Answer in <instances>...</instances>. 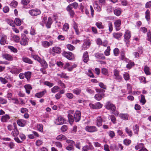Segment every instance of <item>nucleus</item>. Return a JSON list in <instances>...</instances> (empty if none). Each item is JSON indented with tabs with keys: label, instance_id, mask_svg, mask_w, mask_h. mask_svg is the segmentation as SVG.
I'll list each match as a JSON object with an SVG mask.
<instances>
[{
	"label": "nucleus",
	"instance_id": "nucleus-1",
	"mask_svg": "<svg viewBox=\"0 0 151 151\" xmlns=\"http://www.w3.org/2000/svg\"><path fill=\"white\" fill-rule=\"evenodd\" d=\"M106 108L108 109L115 111L116 107L110 101L107 102L105 105Z\"/></svg>",
	"mask_w": 151,
	"mask_h": 151
},
{
	"label": "nucleus",
	"instance_id": "nucleus-2",
	"mask_svg": "<svg viewBox=\"0 0 151 151\" xmlns=\"http://www.w3.org/2000/svg\"><path fill=\"white\" fill-rule=\"evenodd\" d=\"M85 129L86 131L90 132H93L98 131L97 128L94 126L88 125L86 127Z\"/></svg>",
	"mask_w": 151,
	"mask_h": 151
},
{
	"label": "nucleus",
	"instance_id": "nucleus-3",
	"mask_svg": "<svg viewBox=\"0 0 151 151\" xmlns=\"http://www.w3.org/2000/svg\"><path fill=\"white\" fill-rule=\"evenodd\" d=\"M29 13L32 16H35L40 14L41 11L38 9H34L30 10Z\"/></svg>",
	"mask_w": 151,
	"mask_h": 151
},
{
	"label": "nucleus",
	"instance_id": "nucleus-4",
	"mask_svg": "<svg viewBox=\"0 0 151 151\" xmlns=\"http://www.w3.org/2000/svg\"><path fill=\"white\" fill-rule=\"evenodd\" d=\"M81 116V112L80 111H76V112L73 115L75 121L76 122H77L80 120Z\"/></svg>",
	"mask_w": 151,
	"mask_h": 151
},
{
	"label": "nucleus",
	"instance_id": "nucleus-5",
	"mask_svg": "<svg viewBox=\"0 0 151 151\" xmlns=\"http://www.w3.org/2000/svg\"><path fill=\"white\" fill-rule=\"evenodd\" d=\"M22 36L23 37L22 38L20 41V44L22 45H25L28 43V39L24 34H22Z\"/></svg>",
	"mask_w": 151,
	"mask_h": 151
},
{
	"label": "nucleus",
	"instance_id": "nucleus-6",
	"mask_svg": "<svg viewBox=\"0 0 151 151\" xmlns=\"http://www.w3.org/2000/svg\"><path fill=\"white\" fill-rule=\"evenodd\" d=\"M63 56L69 60H71L73 58V55L70 52H64L63 53Z\"/></svg>",
	"mask_w": 151,
	"mask_h": 151
},
{
	"label": "nucleus",
	"instance_id": "nucleus-7",
	"mask_svg": "<svg viewBox=\"0 0 151 151\" xmlns=\"http://www.w3.org/2000/svg\"><path fill=\"white\" fill-rule=\"evenodd\" d=\"M65 121V120L63 117L60 116L56 119L55 123L57 125H60L63 124Z\"/></svg>",
	"mask_w": 151,
	"mask_h": 151
},
{
	"label": "nucleus",
	"instance_id": "nucleus-8",
	"mask_svg": "<svg viewBox=\"0 0 151 151\" xmlns=\"http://www.w3.org/2000/svg\"><path fill=\"white\" fill-rule=\"evenodd\" d=\"M22 71V69L19 68H12L11 69L10 72L13 74H17Z\"/></svg>",
	"mask_w": 151,
	"mask_h": 151
},
{
	"label": "nucleus",
	"instance_id": "nucleus-9",
	"mask_svg": "<svg viewBox=\"0 0 151 151\" xmlns=\"http://www.w3.org/2000/svg\"><path fill=\"white\" fill-rule=\"evenodd\" d=\"M88 145H86L83 146L82 149V151H88V150H92L93 147L91 143L90 142L88 143Z\"/></svg>",
	"mask_w": 151,
	"mask_h": 151
},
{
	"label": "nucleus",
	"instance_id": "nucleus-10",
	"mask_svg": "<svg viewBox=\"0 0 151 151\" xmlns=\"http://www.w3.org/2000/svg\"><path fill=\"white\" fill-rule=\"evenodd\" d=\"M19 132L16 125H14V129L12 132V134L14 137H17L19 134Z\"/></svg>",
	"mask_w": 151,
	"mask_h": 151
},
{
	"label": "nucleus",
	"instance_id": "nucleus-11",
	"mask_svg": "<svg viewBox=\"0 0 151 151\" xmlns=\"http://www.w3.org/2000/svg\"><path fill=\"white\" fill-rule=\"evenodd\" d=\"M78 6V4L76 2H74L68 6L67 7V10H70L71 9H72L73 7H74L75 9H76Z\"/></svg>",
	"mask_w": 151,
	"mask_h": 151
},
{
	"label": "nucleus",
	"instance_id": "nucleus-12",
	"mask_svg": "<svg viewBox=\"0 0 151 151\" xmlns=\"http://www.w3.org/2000/svg\"><path fill=\"white\" fill-rule=\"evenodd\" d=\"M52 51L54 53L59 54L62 51L61 49L59 47H54L52 48Z\"/></svg>",
	"mask_w": 151,
	"mask_h": 151
},
{
	"label": "nucleus",
	"instance_id": "nucleus-13",
	"mask_svg": "<svg viewBox=\"0 0 151 151\" xmlns=\"http://www.w3.org/2000/svg\"><path fill=\"white\" fill-rule=\"evenodd\" d=\"M83 60L84 62L87 63L89 60L88 53L87 52H85L83 54Z\"/></svg>",
	"mask_w": 151,
	"mask_h": 151
},
{
	"label": "nucleus",
	"instance_id": "nucleus-14",
	"mask_svg": "<svg viewBox=\"0 0 151 151\" xmlns=\"http://www.w3.org/2000/svg\"><path fill=\"white\" fill-rule=\"evenodd\" d=\"M103 120L101 116H98L96 118V125L98 127H100L102 125V122Z\"/></svg>",
	"mask_w": 151,
	"mask_h": 151
},
{
	"label": "nucleus",
	"instance_id": "nucleus-15",
	"mask_svg": "<svg viewBox=\"0 0 151 151\" xmlns=\"http://www.w3.org/2000/svg\"><path fill=\"white\" fill-rule=\"evenodd\" d=\"M114 24L116 30H119L120 29V27L121 24V21L119 19L117 20L115 22Z\"/></svg>",
	"mask_w": 151,
	"mask_h": 151
},
{
	"label": "nucleus",
	"instance_id": "nucleus-16",
	"mask_svg": "<svg viewBox=\"0 0 151 151\" xmlns=\"http://www.w3.org/2000/svg\"><path fill=\"white\" fill-rule=\"evenodd\" d=\"M7 37L6 35H3L0 40V44L2 45H4L6 42Z\"/></svg>",
	"mask_w": 151,
	"mask_h": 151
},
{
	"label": "nucleus",
	"instance_id": "nucleus-17",
	"mask_svg": "<svg viewBox=\"0 0 151 151\" xmlns=\"http://www.w3.org/2000/svg\"><path fill=\"white\" fill-rule=\"evenodd\" d=\"M53 44V42L50 41L49 42L47 41L42 42V45L43 46L47 48L50 45H52Z\"/></svg>",
	"mask_w": 151,
	"mask_h": 151
},
{
	"label": "nucleus",
	"instance_id": "nucleus-18",
	"mask_svg": "<svg viewBox=\"0 0 151 151\" xmlns=\"http://www.w3.org/2000/svg\"><path fill=\"white\" fill-rule=\"evenodd\" d=\"M97 1H95L94 2L93 6L94 8H96L98 11L100 12L101 10V5H99Z\"/></svg>",
	"mask_w": 151,
	"mask_h": 151
},
{
	"label": "nucleus",
	"instance_id": "nucleus-19",
	"mask_svg": "<svg viewBox=\"0 0 151 151\" xmlns=\"http://www.w3.org/2000/svg\"><path fill=\"white\" fill-rule=\"evenodd\" d=\"M17 123L19 126L24 127L26 124V122L25 120L23 119H19L17 120Z\"/></svg>",
	"mask_w": 151,
	"mask_h": 151
},
{
	"label": "nucleus",
	"instance_id": "nucleus-20",
	"mask_svg": "<svg viewBox=\"0 0 151 151\" xmlns=\"http://www.w3.org/2000/svg\"><path fill=\"white\" fill-rule=\"evenodd\" d=\"M2 57L3 58L8 60H13V57L11 55L8 54H3Z\"/></svg>",
	"mask_w": 151,
	"mask_h": 151
},
{
	"label": "nucleus",
	"instance_id": "nucleus-21",
	"mask_svg": "<svg viewBox=\"0 0 151 151\" xmlns=\"http://www.w3.org/2000/svg\"><path fill=\"white\" fill-rule=\"evenodd\" d=\"M10 118V117L9 115L6 114L2 116L1 120L3 122H6Z\"/></svg>",
	"mask_w": 151,
	"mask_h": 151
},
{
	"label": "nucleus",
	"instance_id": "nucleus-22",
	"mask_svg": "<svg viewBox=\"0 0 151 151\" xmlns=\"http://www.w3.org/2000/svg\"><path fill=\"white\" fill-rule=\"evenodd\" d=\"M90 45V43L88 42H84L82 47V50H85L88 48Z\"/></svg>",
	"mask_w": 151,
	"mask_h": 151
},
{
	"label": "nucleus",
	"instance_id": "nucleus-23",
	"mask_svg": "<svg viewBox=\"0 0 151 151\" xmlns=\"http://www.w3.org/2000/svg\"><path fill=\"white\" fill-rule=\"evenodd\" d=\"M26 93L28 94L30 93V90L32 89V87L29 84L26 85L24 86Z\"/></svg>",
	"mask_w": 151,
	"mask_h": 151
},
{
	"label": "nucleus",
	"instance_id": "nucleus-24",
	"mask_svg": "<svg viewBox=\"0 0 151 151\" xmlns=\"http://www.w3.org/2000/svg\"><path fill=\"white\" fill-rule=\"evenodd\" d=\"M95 56L97 58L99 59L104 60L105 59V57L104 55L102 53H97L95 54Z\"/></svg>",
	"mask_w": 151,
	"mask_h": 151
},
{
	"label": "nucleus",
	"instance_id": "nucleus-25",
	"mask_svg": "<svg viewBox=\"0 0 151 151\" xmlns=\"http://www.w3.org/2000/svg\"><path fill=\"white\" fill-rule=\"evenodd\" d=\"M22 60L24 62L30 64H32L33 63L32 61L30 59L27 57H23Z\"/></svg>",
	"mask_w": 151,
	"mask_h": 151
},
{
	"label": "nucleus",
	"instance_id": "nucleus-26",
	"mask_svg": "<svg viewBox=\"0 0 151 151\" xmlns=\"http://www.w3.org/2000/svg\"><path fill=\"white\" fill-rule=\"evenodd\" d=\"M46 92V90H44L40 92L37 93L35 96L37 98H40L43 96Z\"/></svg>",
	"mask_w": 151,
	"mask_h": 151
},
{
	"label": "nucleus",
	"instance_id": "nucleus-27",
	"mask_svg": "<svg viewBox=\"0 0 151 151\" xmlns=\"http://www.w3.org/2000/svg\"><path fill=\"white\" fill-rule=\"evenodd\" d=\"M104 94H97L95 95L94 96L95 99L97 101L101 100L103 97Z\"/></svg>",
	"mask_w": 151,
	"mask_h": 151
},
{
	"label": "nucleus",
	"instance_id": "nucleus-28",
	"mask_svg": "<svg viewBox=\"0 0 151 151\" xmlns=\"http://www.w3.org/2000/svg\"><path fill=\"white\" fill-rule=\"evenodd\" d=\"M68 117L70 124H72L75 120L74 116L71 114H69L68 115Z\"/></svg>",
	"mask_w": 151,
	"mask_h": 151
},
{
	"label": "nucleus",
	"instance_id": "nucleus-29",
	"mask_svg": "<svg viewBox=\"0 0 151 151\" xmlns=\"http://www.w3.org/2000/svg\"><path fill=\"white\" fill-rule=\"evenodd\" d=\"M145 17L147 21L150 19V12L148 9H147L145 12Z\"/></svg>",
	"mask_w": 151,
	"mask_h": 151
},
{
	"label": "nucleus",
	"instance_id": "nucleus-30",
	"mask_svg": "<svg viewBox=\"0 0 151 151\" xmlns=\"http://www.w3.org/2000/svg\"><path fill=\"white\" fill-rule=\"evenodd\" d=\"M150 68L147 65H145L144 67V71L147 75H150L151 73L150 72Z\"/></svg>",
	"mask_w": 151,
	"mask_h": 151
},
{
	"label": "nucleus",
	"instance_id": "nucleus-31",
	"mask_svg": "<svg viewBox=\"0 0 151 151\" xmlns=\"http://www.w3.org/2000/svg\"><path fill=\"white\" fill-rule=\"evenodd\" d=\"M39 62L40 63L43 68H47L48 66L47 64L44 60H42L41 59Z\"/></svg>",
	"mask_w": 151,
	"mask_h": 151
},
{
	"label": "nucleus",
	"instance_id": "nucleus-32",
	"mask_svg": "<svg viewBox=\"0 0 151 151\" xmlns=\"http://www.w3.org/2000/svg\"><path fill=\"white\" fill-rule=\"evenodd\" d=\"M131 37L130 32L127 30L125 32L124 38L126 40L129 39Z\"/></svg>",
	"mask_w": 151,
	"mask_h": 151
},
{
	"label": "nucleus",
	"instance_id": "nucleus-33",
	"mask_svg": "<svg viewBox=\"0 0 151 151\" xmlns=\"http://www.w3.org/2000/svg\"><path fill=\"white\" fill-rule=\"evenodd\" d=\"M15 24L17 26H19L21 24V21L19 19L16 18L14 20Z\"/></svg>",
	"mask_w": 151,
	"mask_h": 151
},
{
	"label": "nucleus",
	"instance_id": "nucleus-34",
	"mask_svg": "<svg viewBox=\"0 0 151 151\" xmlns=\"http://www.w3.org/2000/svg\"><path fill=\"white\" fill-rule=\"evenodd\" d=\"M52 23V18L51 17L48 18V21L47 23L46 26L48 28H50V25Z\"/></svg>",
	"mask_w": 151,
	"mask_h": 151
},
{
	"label": "nucleus",
	"instance_id": "nucleus-35",
	"mask_svg": "<svg viewBox=\"0 0 151 151\" xmlns=\"http://www.w3.org/2000/svg\"><path fill=\"white\" fill-rule=\"evenodd\" d=\"M57 75L58 76H60L61 78H64L66 79H68L69 78L68 76H66V74L65 73H58Z\"/></svg>",
	"mask_w": 151,
	"mask_h": 151
},
{
	"label": "nucleus",
	"instance_id": "nucleus-36",
	"mask_svg": "<svg viewBox=\"0 0 151 151\" xmlns=\"http://www.w3.org/2000/svg\"><path fill=\"white\" fill-rule=\"evenodd\" d=\"M31 74V72L29 71L26 72L25 73V77L28 80H29L30 79Z\"/></svg>",
	"mask_w": 151,
	"mask_h": 151
},
{
	"label": "nucleus",
	"instance_id": "nucleus-37",
	"mask_svg": "<svg viewBox=\"0 0 151 151\" xmlns=\"http://www.w3.org/2000/svg\"><path fill=\"white\" fill-rule=\"evenodd\" d=\"M113 35L115 38L118 39L122 36V34L120 33H113Z\"/></svg>",
	"mask_w": 151,
	"mask_h": 151
},
{
	"label": "nucleus",
	"instance_id": "nucleus-38",
	"mask_svg": "<svg viewBox=\"0 0 151 151\" xmlns=\"http://www.w3.org/2000/svg\"><path fill=\"white\" fill-rule=\"evenodd\" d=\"M96 25L97 27L99 29L104 28V26L102 25V23L101 22H98L96 23Z\"/></svg>",
	"mask_w": 151,
	"mask_h": 151
},
{
	"label": "nucleus",
	"instance_id": "nucleus-39",
	"mask_svg": "<svg viewBox=\"0 0 151 151\" xmlns=\"http://www.w3.org/2000/svg\"><path fill=\"white\" fill-rule=\"evenodd\" d=\"M12 37L14 39V41L15 42H19L20 40V37L19 36L17 35H13Z\"/></svg>",
	"mask_w": 151,
	"mask_h": 151
},
{
	"label": "nucleus",
	"instance_id": "nucleus-40",
	"mask_svg": "<svg viewBox=\"0 0 151 151\" xmlns=\"http://www.w3.org/2000/svg\"><path fill=\"white\" fill-rule=\"evenodd\" d=\"M56 139L59 140H63L65 139H66V137L63 135H60L56 137Z\"/></svg>",
	"mask_w": 151,
	"mask_h": 151
},
{
	"label": "nucleus",
	"instance_id": "nucleus-41",
	"mask_svg": "<svg viewBox=\"0 0 151 151\" xmlns=\"http://www.w3.org/2000/svg\"><path fill=\"white\" fill-rule=\"evenodd\" d=\"M110 48L109 46L107 47L106 50L104 52V54L106 56H109L110 54Z\"/></svg>",
	"mask_w": 151,
	"mask_h": 151
},
{
	"label": "nucleus",
	"instance_id": "nucleus-42",
	"mask_svg": "<svg viewBox=\"0 0 151 151\" xmlns=\"http://www.w3.org/2000/svg\"><path fill=\"white\" fill-rule=\"evenodd\" d=\"M141 99L140 100V102L142 103V105H144L146 102L145 96L142 95H141Z\"/></svg>",
	"mask_w": 151,
	"mask_h": 151
},
{
	"label": "nucleus",
	"instance_id": "nucleus-43",
	"mask_svg": "<svg viewBox=\"0 0 151 151\" xmlns=\"http://www.w3.org/2000/svg\"><path fill=\"white\" fill-rule=\"evenodd\" d=\"M67 47L69 50L70 51L73 50L75 49V47L73 45L70 44L67 45Z\"/></svg>",
	"mask_w": 151,
	"mask_h": 151
},
{
	"label": "nucleus",
	"instance_id": "nucleus-44",
	"mask_svg": "<svg viewBox=\"0 0 151 151\" xmlns=\"http://www.w3.org/2000/svg\"><path fill=\"white\" fill-rule=\"evenodd\" d=\"M134 65V63L133 62H130L129 63H128L126 65V67L130 69L132 68V67Z\"/></svg>",
	"mask_w": 151,
	"mask_h": 151
},
{
	"label": "nucleus",
	"instance_id": "nucleus-45",
	"mask_svg": "<svg viewBox=\"0 0 151 151\" xmlns=\"http://www.w3.org/2000/svg\"><path fill=\"white\" fill-rule=\"evenodd\" d=\"M59 87L58 86H55L51 89V91L53 93H55L59 89Z\"/></svg>",
	"mask_w": 151,
	"mask_h": 151
},
{
	"label": "nucleus",
	"instance_id": "nucleus-46",
	"mask_svg": "<svg viewBox=\"0 0 151 151\" xmlns=\"http://www.w3.org/2000/svg\"><path fill=\"white\" fill-rule=\"evenodd\" d=\"M73 28L75 29V31L76 34L78 35L79 34V31L78 29V26L77 24L75 22L73 23Z\"/></svg>",
	"mask_w": 151,
	"mask_h": 151
},
{
	"label": "nucleus",
	"instance_id": "nucleus-47",
	"mask_svg": "<svg viewBox=\"0 0 151 151\" xmlns=\"http://www.w3.org/2000/svg\"><path fill=\"white\" fill-rule=\"evenodd\" d=\"M126 132L128 134V135L131 137L132 135V132L128 127H126L125 129Z\"/></svg>",
	"mask_w": 151,
	"mask_h": 151
},
{
	"label": "nucleus",
	"instance_id": "nucleus-48",
	"mask_svg": "<svg viewBox=\"0 0 151 151\" xmlns=\"http://www.w3.org/2000/svg\"><path fill=\"white\" fill-rule=\"evenodd\" d=\"M96 109H99L101 108L102 106V105L100 102H98L95 104Z\"/></svg>",
	"mask_w": 151,
	"mask_h": 151
},
{
	"label": "nucleus",
	"instance_id": "nucleus-49",
	"mask_svg": "<svg viewBox=\"0 0 151 151\" xmlns=\"http://www.w3.org/2000/svg\"><path fill=\"white\" fill-rule=\"evenodd\" d=\"M8 47L12 51L16 53L17 52V49L13 46H8Z\"/></svg>",
	"mask_w": 151,
	"mask_h": 151
},
{
	"label": "nucleus",
	"instance_id": "nucleus-50",
	"mask_svg": "<svg viewBox=\"0 0 151 151\" xmlns=\"http://www.w3.org/2000/svg\"><path fill=\"white\" fill-rule=\"evenodd\" d=\"M32 56L34 59L37 60L39 62L40 61V60H41L40 58L37 55H32Z\"/></svg>",
	"mask_w": 151,
	"mask_h": 151
},
{
	"label": "nucleus",
	"instance_id": "nucleus-51",
	"mask_svg": "<svg viewBox=\"0 0 151 151\" xmlns=\"http://www.w3.org/2000/svg\"><path fill=\"white\" fill-rule=\"evenodd\" d=\"M44 83L45 85L49 86L50 88L51 87L54 85L53 83H50L48 81L44 82Z\"/></svg>",
	"mask_w": 151,
	"mask_h": 151
},
{
	"label": "nucleus",
	"instance_id": "nucleus-52",
	"mask_svg": "<svg viewBox=\"0 0 151 151\" xmlns=\"http://www.w3.org/2000/svg\"><path fill=\"white\" fill-rule=\"evenodd\" d=\"M37 128L38 130L41 132L43 131V126L42 124H39L37 125Z\"/></svg>",
	"mask_w": 151,
	"mask_h": 151
},
{
	"label": "nucleus",
	"instance_id": "nucleus-53",
	"mask_svg": "<svg viewBox=\"0 0 151 151\" xmlns=\"http://www.w3.org/2000/svg\"><path fill=\"white\" fill-rule=\"evenodd\" d=\"M30 0H22L21 1V3L23 5H27L30 2Z\"/></svg>",
	"mask_w": 151,
	"mask_h": 151
},
{
	"label": "nucleus",
	"instance_id": "nucleus-54",
	"mask_svg": "<svg viewBox=\"0 0 151 151\" xmlns=\"http://www.w3.org/2000/svg\"><path fill=\"white\" fill-rule=\"evenodd\" d=\"M123 142L125 145H128L131 143V141L129 139H124L123 141Z\"/></svg>",
	"mask_w": 151,
	"mask_h": 151
},
{
	"label": "nucleus",
	"instance_id": "nucleus-55",
	"mask_svg": "<svg viewBox=\"0 0 151 151\" xmlns=\"http://www.w3.org/2000/svg\"><path fill=\"white\" fill-rule=\"evenodd\" d=\"M18 4V3L17 2L15 1H12L11 3L10 4V5L13 7H15L17 6Z\"/></svg>",
	"mask_w": 151,
	"mask_h": 151
},
{
	"label": "nucleus",
	"instance_id": "nucleus-56",
	"mask_svg": "<svg viewBox=\"0 0 151 151\" xmlns=\"http://www.w3.org/2000/svg\"><path fill=\"white\" fill-rule=\"evenodd\" d=\"M114 13L116 15L119 16L121 13V11L119 9H116L114 11Z\"/></svg>",
	"mask_w": 151,
	"mask_h": 151
},
{
	"label": "nucleus",
	"instance_id": "nucleus-57",
	"mask_svg": "<svg viewBox=\"0 0 151 151\" xmlns=\"http://www.w3.org/2000/svg\"><path fill=\"white\" fill-rule=\"evenodd\" d=\"M123 77L126 81L128 80L129 79V76L128 73H125L123 75Z\"/></svg>",
	"mask_w": 151,
	"mask_h": 151
},
{
	"label": "nucleus",
	"instance_id": "nucleus-58",
	"mask_svg": "<svg viewBox=\"0 0 151 151\" xmlns=\"http://www.w3.org/2000/svg\"><path fill=\"white\" fill-rule=\"evenodd\" d=\"M81 91V90L78 88H76L73 90V93L76 95L79 94Z\"/></svg>",
	"mask_w": 151,
	"mask_h": 151
},
{
	"label": "nucleus",
	"instance_id": "nucleus-59",
	"mask_svg": "<svg viewBox=\"0 0 151 151\" xmlns=\"http://www.w3.org/2000/svg\"><path fill=\"white\" fill-rule=\"evenodd\" d=\"M101 73L104 75H107L108 74V72L107 70L105 68H103L101 70Z\"/></svg>",
	"mask_w": 151,
	"mask_h": 151
},
{
	"label": "nucleus",
	"instance_id": "nucleus-60",
	"mask_svg": "<svg viewBox=\"0 0 151 151\" xmlns=\"http://www.w3.org/2000/svg\"><path fill=\"white\" fill-rule=\"evenodd\" d=\"M7 22L8 24L12 27L14 26V24L13 21L12 20H8Z\"/></svg>",
	"mask_w": 151,
	"mask_h": 151
},
{
	"label": "nucleus",
	"instance_id": "nucleus-61",
	"mask_svg": "<svg viewBox=\"0 0 151 151\" xmlns=\"http://www.w3.org/2000/svg\"><path fill=\"white\" fill-rule=\"evenodd\" d=\"M69 25L67 23H65L63 27V29L64 31H67L68 29L69 28Z\"/></svg>",
	"mask_w": 151,
	"mask_h": 151
},
{
	"label": "nucleus",
	"instance_id": "nucleus-62",
	"mask_svg": "<svg viewBox=\"0 0 151 151\" xmlns=\"http://www.w3.org/2000/svg\"><path fill=\"white\" fill-rule=\"evenodd\" d=\"M88 73H87V75L90 77L94 78V76L92 73V71L90 70H88Z\"/></svg>",
	"mask_w": 151,
	"mask_h": 151
},
{
	"label": "nucleus",
	"instance_id": "nucleus-63",
	"mask_svg": "<svg viewBox=\"0 0 151 151\" xmlns=\"http://www.w3.org/2000/svg\"><path fill=\"white\" fill-rule=\"evenodd\" d=\"M133 130L135 133H137L139 131V127L137 125H136L133 128Z\"/></svg>",
	"mask_w": 151,
	"mask_h": 151
},
{
	"label": "nucleus",
	"instance_id": "nucleus-64",
	"mask_svg": "<svg viewBox=\"0 0 151 151\" xmlns=\"http://www.w3.org/2000/svg\"><path fill=\"white\" fill-rule=\"evenodd\" d=\"M7 103V101L3 98L0 97V103L1 104H6Z\"/></svg>",
	"mask_w": 151,
	"mask_h": 151
}]
</instances>
